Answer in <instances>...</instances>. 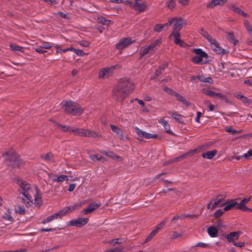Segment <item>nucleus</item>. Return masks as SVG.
Returning <instances> with one entry per match:
<instances>
[{
	"label": "nucleus",
	"instance_id": "50",
	"mask_svg": "<svg viewBox=\"0 0 252 252\" xmlns=\"http://www.w3.org/2000/svg\"><path fill=\"white\" fill-rule=\"evenodd\" d=\"M90 158L94 161H97L101 159V157L97 154H92Z\"/></svg>",
	"mask_w": 252,
	"mask_h": 252
},
{
	"label": "nucleus",
	"instance_id": "33",
	"mask_svg": "<svg viewBox=\"0 0 252 252\" xmlns=\"http://www.w3.org/2000/svg\"><path fill=\"white\" fill-rule=\"evenodd\" d=\"M197 78L200 81H202L204 83H208L209 84H212L213 81L211 77H205L202 75L197 76Z\"/></svg>",
	"mask_w": 252,
	"mask_h": 252
},
{
	"label": "nucleus",
	"instance_id": "35",
	"mask_svg": "<svg viewBox=\"0 0 252 252\" xmlns=\"http://www.w3.org/2000/svg\"><path fill=\"white\" fill-rule=\"evenodd\" d=\"M244 25L249 34H252V26L250 22L245 20L244 21Z\"/></svg>",
	"mask_w": 252,
	"mask_h": 252
},
{
	"label": "nucleus",
	"instance_id": "56",
	"mask_svg": "<svg viewBox=\"0 0 252 252\" xmlns=\"http://www.w3.org/2000/svg\"><path fill=\"white\" fill-rule=\"evenodd\" d=\"M90 43L85 40H82L80 42V45L84 47L90 46Z\"/></svg>",
	"mask_w": 252,
	"mask_h": 252
},
{
	"label": "nucleus",
	"instance_id": "39",
	"mask_svg": "<svg viewBox=\"0 0 252 252\" xmlns=\"http://www.w3.org/2000/svg\"><path fill=\"white\" fill-rule=\"evenodd\" d=\"M41 158L46 160L49 161H53V155L52 154L49 153L45 155H42Z\"/></svg>",
	"mask_w": 252,
	"mask_h": 252
},
{
	"label": "nucleus",
	"instance_id": "12",
	"mask_svg": "<svg viewBox=\"0 0 252 252\" xmlns=\"http://www.w3.org/2000/svg\"><path fill=\"white\" fill-rule=\"evenodd\" d=\"M215 88L203 89L202 92L203 94L213 97L221 98L224 97L221 94L216 91Z\"/></svg>",
	"mask_w": 252,
	"mask_h": 252
},
{
	"label": "nucleus",
	"instance_id": "61",
	"mask_svg": "<svg viewBox=\"0 0 252 252\" xmlns=\"http://www.w3.org/2000/svg\"><path fill=\"white\" fill-rule=\"evenodd\" d=\"M233 245L236 247L242 248L245 246V243L244 242H239L236 243V242L234 243Z\"/></svg>",
	"mask_w": 252,
	"mask_h": 252
},
{
	"label": "nucleus",
	"instance_id": "21",
	"mask_svg": "<svg viewBox=\"0 0 252 252\" xmlns=\"http://www.w3.org/2000/svg\"><path fill=\"white\" fill-rule=\"evenodd\" d=\"M240 233V232H231L227 236L226 238L229 242L234 244L238 239Z\"/></svg>",
	"mask_w": 252,
	"mask_h": 252
},
{
	"label": "nucleus",
	"instance_id": "36",
	"mask_svg": "<svg viewBox=\"0 0 252 252\" xmlns=\"http://www.w3.org/2000/svg\"><path fill=\"white\" fill-rule=\"evenodd\" d=\"M81 206V204L80 203H77L73 204L72 206H69L68 207H65L68 213L75 210L77 208Z\"/></svg>",
	"mask_w": 252,
	"mask_h": 252
},
{
	"label": "nucleus",
	"instance_id": "10",
	"mask_svg": "<svg viewBox=\"0 0 252 252\" xmlns=\"http://www.w3.org/2000/svg\"><path fill=\"white\" fill-rule=\"evenodd\" d=\"M88 221L89 219L88 218H80L70 220L68 222L67 225L81 227L87 224Z\"/></svg>",
	"mask_w": 252,
	"mask_h": 252
},
{
	"label": "nucleus",
	"instance_id": "58",
	"mask_svg": "<svg viewBox=\"0 0 252 252\" xmlns=\"http://www.w3.org/2000/svg\"><path fill=\"white\" fill-rule=\"evenodd\" d=\"M205 104L208 105L209 111H213L214 110V106L211 104L209 101H205Z\"/></svg>",
	"mask_w": 252,
	"mask_h": 252
},
{
	"label": "nucleus",
	"instance_id": "43",
	"mask_svg": "<svg viewBox=\"0 0 252 252\" xmlns=\"http://www.w3.org/2000/svg\"><path fill=\"white\" fill-rule=\"evenodd\" d=\"M161 38H158L156 39L151 45L149 46L148 47H155L156 46H158L161 45Z\"/></svg>",
	"mask_w": 252,
	"mask_h": 252
},
{
	"label": "nucleus",
	"instance_id": "41",
	"mask_svg": "<svg viewBox=\"0 0 252 252\" xmlns=\"http://www.w3.org/2000/svg\"><path fill=\"white\" fill-rule=\"evenodd\" d=\"M25 211V208L23 206H18L17 208L16 209V212L20 215L24 214Z\"/></svg>",
	"mask_w": 252,
	"mask_h": 252
},
{
	"label": "nucleus",
	"instance_id": "46",
	"mask_svg": "<svg viewBox=\"0 0 252 252\" xmlns=\"http://www.w3.org/2000/svg\"><path fill=\"white\" fill-rule=\"evenodd\" d=\"M163 28L162 24H157L154 26L153 29L155 32H160Z\"/></svg>",
	"mask_w": 252,
	"mask_h": 252
},
{
	"label": "nucleus",
	"instance_id": "20",
	"mask_svg": "<svg viewBox=\"0 0 252 252\" xmlns=\"http://www.w3.org/2000/svg\"><path fill=\"white\" fill-rule=\"evenodd\" d=\"M68 50H70L71 51L74 52L76 54L79 56H83L85 55V53L84 51L81 49L77 48H65L64 49H62V48H58L57 50V53H61V52H65Z\"/></svg>",
	"mask_w": 252,
	"mask_h": 252
},
{
	"label": "nucleus",
	"instance_id": "16",
	"mask_svg": "<svg viewBox=\"0 0 252 252\" xmlns=\"http://www.w3.org/2000/svg\"><path fill=\"white\" fill-rule=\"evenodd\" d=\"M49 177L53 182L57 183H62L64 181H68L67 176L64 175L58 176L57 174H51L49 175Z\"/></svg>",
	"mask_w": 252,
	"mask_h": 252
},
{
	"label": "nucleus",
	"instance_id": "62",
	"mask_svg": "<svg viewBox=\"0 0 252 252\" xmlns=\"http://www.w3.org/2000/svg\"><path fill=\"white\" fill-rule=\"evenodd\" d=\"M75 187L76 185L75 184H70L69 186L68 190L70 192L73 191L74 190Z\"/></svg>",
	"mask_w": 252,
	"mask_h": 252
},
{
	"label": "nucleus",
	"instance_id": "19",
	"mask_svg": "<svg viewBox=\"0 0 252 252\" xmlns=\"http://www.w3.org/2000/svg\"><path fill=\"white\" fill-rule=\"evenodd\" d=\"M228 0H212L207 4L208 8H213L216 6H221L224 4Z\"/></svg>",
	"mask_w": 252,
	"mask_h": 252
},
{
	"label": "nucleus",
	"instance_id": "37",
	"mask_svg": "<svg viewBox=\"0 0 252 252\" xmlns=\"http://www.w3.org/2000/svg\"><path fill=\"white\" fill-rule=\"evenodd\" d=\"M57 125L60 127L61 129L65 132H72V127H69L67 126L64 125H62L61 124H59L58 123L57 124Z\"/></svg>",
	"mask_w": 252,
	"mask_h": 252
},
{
	"label": "nucleus",
	"instance_id": "29",
	"mask_svg": "<svg viewBox=\"0 0 252 252\" xmlns=\"http://www.w3.org/2000/svg\"><path fill=\"white\" fill-rule=\"evenodd\" d=\"M236 205H237V203L234 200H233L230 202L227 201V203L225 205V206L224 207V211H227L229 210H231V209L234 208Z\"/></svg>",
	"mask_w": 252,
	"mask_h": 252
},
{
	"label": "nucleus",
	"instance_id": "47",
	"mask_svg": "<svg viewBox=\"0 0 252 252\" xmlns=\"http://www.w3.org/2000/svg\"><path fill=\"white\" fill-rule=\"evenodd\" d=\"M213 50L216 54L220 55L226 53V51L223 48H214Z\"/></svg>",
	"mask_w": 252,
	"mask_h": 252
},
{
	"label": "nucleus",
	"instance_id": "18",
	"mask_svg": "<svg viewBox=\"0 0 252 252\" xmlns=\"http://www.w3.org/2000/svg\"><path fill=\"white\" fill-rule=\"evenodd\" d=\"M100 206V203H92L88 207L82 211L84 214H88L98 208Z\"/></svg>",
	"mask_w": 252,
	"mask_h": 252
},
{
	"label": "nucleus",
	"instance_id": "51",
	"mask_svg": "<svg viewBox=\"0 0 252 252\" xmlns=\"http://www.w3.org/2000/svg\"><path fill=\"white\" fill-rule=\"evenodd\" d=\"M247 208L245 203H243L242 202H240V203L237 204V209L242 210L243 211H245V210Z\"/></svg>",
	"mask_w": 252,
	"mask_h": 252
},
{
	"label": "nucleus",
	"instance_id": "42",
	"mask_svg": "<svg viewBox=\"0 0 252 252\" xmlns=\"http://www.w3.org/2000/svg\"><path fill=\"white\" fill-rule=\"evenodd\" d=\"M176 0H168L167 2V6L172 10L175 6Z\"/></svg>",
	"mask_w": 252,
	"mask_h": 252
},
{
	"label": "nucleus",
	"instance_id": "49",
	"mask_svg": "<svg viewBox=\"0 0 252 252\" xmlns=\"http://www.w3.org/2000/svg\"><path fill=\"white\" fill-rule=\"evenodd\" d=\"M167 63H163L162 65L159 67V70L158 69L157 70L156 72V74L158 76L159 75V74L161 73V70H163L164 68L166 67L167 66Z\"/></svg>",
	"mask_w": 252,
	"mask_h": 252
},
{
	"label": "nucleus",
	"instance_id": "59",
	"mask_svg": "<svg viewBox=\"0 0 252 252\" xmlns=\"http://www.w3.org/2000/svg\"><path fill=\"white\" fill-rule=\"evenodd\" d=\"M117 136L119 137V138H120V139H122V140H125L127 139L126 136L124 135L122 133V131L120 132L119 134H117Z\"/></svg>",
	"mask_w": 252,
	"mask_h": 252
},
{
	"label": "nucleus",
	"instance_id": "32",
	"mask_svg": "<svg viewBox=\"0 0 252 252\" xmlns=\"http://www.w3.org/2000/svg\"><path fill=\"white\" fill-rule=\"evenodd\" d=\"M102 153L103 154H105V155H106L107 157L111 158L113 159H118V160L121 159V158L120 156L115 155V154H114L113 152H112L111 151H104Z\"/></svg>",
	"mask_w": 252,
	"mask_h": 252
},
{
	"label": "nucleus",
	"instance_id": "7",
	"mask_svg": "<svg viewBox=\"0 0 252 252\" xmlns=\"http://www.w3.org/2000/svg\"><path fill=\"white\" fill-rule=\"evenodd\" d=\"M125 2L139 13L145 11L148 7L147 2L142 0H134V2L126 1Z\"/></svg>",
	"mask_w": 252,
	"mask_h": 252
},
{
	"label": "nucleus",
	"instance_id": "8",
	"mask_svg": "<svg viewBox=\"0 0 252 252\" xmlns=\"http://www.w3.org/2000/svg\"><path fill=\"white\" fill-rule=\"evenodd\" d=\"M72 132L76 135L80 136L91 137L93 138L98 137V134L97 132L83 128H77L73 127Z\"/></svg>",
	"mask_w": 252,
	"mask_h": 252
},
{
	"label": "nucleus",
	"instance_id": "24",
	"mask_svg": "<svg viewBox=\"0 0 252 252\" xmlns=\"http://www.w3.org/2000/svg\"><path fill=\"white\" fill-rule=\"evenodd\" d=\"M217 151L214 150L211 151H208L206 153H204L202 154V157L203 158L211 159L213 157L217 154Z\"/></svg>",
	"mask_w": 252,
	"mask_h": 252
},
{
	"label": "nucleus",
	"instance_id": "1",
	"mask_svg": "<svg viewBox=\"0 0 252 252\" xmlns=\"http://www.w3.org/2000/svg\"><path fill=\"white\" fill-rule=\"evenodd\" d=\"M135 88V85L128 79H121L115 88L113 93L118 100L122 101L124 98Z\"/></svg>",
	"mask_w": 252,
	"mask_h": 252
},
{
	"label": "nucleus",
	"instance_id": "28",
	"mask_svg": "<svg viewBox=\"0 0 252 252\" xmlns=\"http://www.w3.org/2000/svg\"><path fill=\"white\" fill-rule=\"evenodd\" d=\"M234 95L237 98L241 100L242 102H243L245 103H248L250 102V101L249 100V99H248L246 96L243 95L240 93H239V92L236 93Z\"/></svg>",
	"mask_w": 252,
	"mask_h": 252
},
{
	"label": "nucleus",
	"instance_id": "25",
	"mask_svg": "<svg viewBox=\"0 0 252 252\" xmlns=\"http://www.w3.org/2000/svg\"><path fill=\"white\" fill-rule=\"evenodd\" d=\"M207 232L211 237H216L218 233V229L214 226H210L208 228Z\"/></svg>",
	"mask_w": 252,
	"mask_h": 252
},
{
	"label": "nucleus",
	"instance_id": "5",
	"mask_svg": "<svg viewBox=\"0 0 252 252\" xmlns=\"http://www.w3.org/2000/svg\"><path fill=\"white\" fill-rule=\"evenodd\" d=\"M192 52L195 55L191 58V61L194 64H203L208 63V55L200 48L195 49Z\"/></svg>",
	"mask_w": 252,
	"mask_h": 252
},
{
	"label": "nucleus",
	"instance_id": "38",
	"mask_svg": "<svg viewBox=\"0 0 252 252\" xmlns=\"http://www.w3.org/2000/svg\"><path fill=\"white\" fill-rule=\"evenodd\" d=\"M68 212L66 209L65 208H64L63 209L59 211L58 212L55 213L57 219L59 218H61L63 216L65 215V214H67Z\"/></svg>",
	"mask_w": 252,
	"mask_h": 252
},
{
	"label": "nucleus",
	"instance_id": "57",
	"mask_svg": "<svg viewBox=\"0 0 252 252\" xmlns=\"http://www.w3.org/2000/svg\"><path fill=\"white\" fill-rule=\"evenodd\" d=\"M252 156V150H250L247 152V153L244 154L242 157H244L245 158H248L249 157Z\"/></svg>",
	"mask_w": 252,
	"mask_h": 252
},
{
	"label": "nucleus",
	"instance_id": "27",
	"mask_svg": "<svg viewBox=\"0 0 252 252\" xmlns=\"http://www.w3.org/2000/svg\"><path fill=\"white\" fill-rule=\"evenodd\" d=\"M169 114L171 115V117L175 119L176 121L180 123H183L184 120L182 115L177 113H169Z\"/></svg>",
	"mask_w": 252,
	"mask_h": 252
},
{
	"label": "nucleus",
	"instance_id": "48",
	"mask_svg": "<svg viewBox=\"0 0 252 252\" xmlns=\"http://www.w3.org/2000/svg\"><path fill=\"white\" fill-rule=\"evenodd\" d=\"M110 126H111V129L113 131V132L117 134H119L120 132L122 131L121 129L119 127H118L114 125H111Z\"/></svg>",
	"mask_w": 252,
	"mask_h": 252
},
{
	"label": "nucleus",
	"instance_id": "64",
	"mask_svg": "<svg viewBox=\"0 0 252 252\" xmlns=\"http://www.w3.org/2000/svg\"><path fill=\"white\" fill-rule=\"evenodd\" d=\"M244 83L245 84L252 86V79L246 80H245Z\"/></svg>",
	"mask_w": 252,
	"mask_h": 252
},
{
	"label": "nucleus",
	"instance_id": "9",
	"mask_svg": "<svg viewBox=\"0 0 252 252\" xmlns=\"http://www.w3.org/2000/svg\"><path fill=\"white\" fill-rule=\"evenodd\" d=\"M171 25H173V32H178L182 28L184 24L186 23V21L179 17H175L171 18Z\"/></svg>",
	"mask_w": 252,
	"mask_h": 252
},
{
	"label": "nucleus",
	"instance_id": "30",
	"mask_svg": "<svg viewBox=\"0 0 252 252\" xmlns=\"http://www.w3.org/2000/svg\"><path fill=\"white\" fill-rule=\"evenodd\" d=\"M158 122L164 127L165 130L167 132H169L170 126L167 122L164 119L158 120Z\"/></svg>",
	"mask_w": 252,
	"mask_h": 252
},
{
	"label": "nucleus",
	"instance_id": "26",
	"mask_svg": "<svg viewBox=\"0 0 252 252\" xmlns=\"http://www.w3.org/2000/svg\"><path fill=\"white\" fill-rule=\"evenodd\" d=\"M227 39L231 42H232L234 46L236 45V43L238 42V40L235 38V36L233 32H226Z\"/></svg>",
	"mask_w": 252,
	"mask_h": 252
},
{
	"label": "nucleus",
	"instance_id": "52",
	"mask_svg": "<svg viewBox=\"0 0 252 252\" xmlns=\"http://www.w3.org/2000/svg\"><path fill=\"white\" fill-rule=\"evenodd\" d=\"M157 234L156 231H154V230L151 232L150 235L146 238L145 240V242H147L150 241Z\"/></svg>",
	"mask_w": 252,
	"mask_h": 252
},
{
	"label": "nucleus",
	"instance_id": "15",
	"mask_svg": "<svg viewBox=\"0 0 252 252\" xmlns=\"http://www.w3.org/2000/svg\"><path fill=\"white\" fill-rule=\"evenodd\" d=\"M134 42V40H131L129 37H125L121 39V40L117 43V47H125L126 46H131L132 44Z\"/></svg>",
	"mask_w": 252,
	"mask_h": 252
},
{
	"label": "nucleus",
	"instance_id": "34",
	"mask_svg": "<svg viewBox=\"0 0 252 252\" xmlns=\"http://www.w3.org/2000/svg\"><path fill=\"white\" fill-rule=\"evenodd\" d=\"M175 96L179 101L182 102L185 105L188 106L189 105V103L180 94L176 93L175 94Z\"/></svg>",
	"mask_w": 252,
	"mask_h": 252
},
{
	"label": "nucleus",
	"instance_id": "14",
	"mask_svg": "<svg viewBox=\"0 0 252 252\" xmlns=\"http://www.w3.org/2000/svg\"><path fill=\"white\" fill-rule=\"evenodd\" d=\"M134 130L135 132L137 134V135L141 138H144L146 139H151L156 138L158 137V135L157 134H153L146 132L137 127H135Z\"/></svg>",
	"mask_w": 252,
	"mask_h": 252
},
{
	"label": "nucleus",
	"instance_id": "55",
	"mask_svg": "<svg viewBox=\"0 0 252 252\" xmlns=\"http://www.w3.org/2000/svg\"><path fill=\"white\" fill-rule=\"evenodd\" d=\"M165 223V222L164 220L162 221L159 224H158V225L154 230L156 231V233H157L158 232V231L163 227Z\"/></svg>",
	"mask_w": 252,
	"mask_h": 252
},
{
	"label": "nucleus",
	"instance_id": "4",
	"mask_svg": "<svg viewBox=\"0 0 252 252\" xmlns=\"http://www.w3.org/2000/svg\"><path fill=\"white\" fill-rule=\"evenodd\" d=\"M63 110L72 115H80L83 112L82 108L77 103L71 101H63L61 103Z\"/></svg>",
	"mask_w": 252,
	"mask_h": 252
},
{
	"label": "nucleus",
	"instance_id": "3",
	"mask_svg": "<svg viewBox=\"0 0 252 252\" xmlns=\"http://www.w3.org/2000/svg\"><path fill=\"white\" fill-rule=\"evenodd\" d=\"M2 158L6 165L13 167H19L23 164V161L19 156L12 151L4 153L2 155Z\"/></svg>",
	"mask_w": 252,
	"mask_h": 252
},
{
	"label": "nucleus",
	"instance_id": "54",
	"mask_svg": "<svg viewBox=\"0 0 252 252\" xmlns=\"http://www.w3.org/2000/svg\"><path fill=\"white\" fill-rule=\"evenodd\" d=\"M3 218L10 222H12L13 221V218L10 214H5L3 216Z\"/></svg>",
	"mask_w": 252,
	"mask_h": 252
},
{
	"label": "nucleus",
	"instance_id": "6",
	"mask_svg": "<svg viewBox=\"0 0 252 252\" xmlns=\"http://www.w3.org/2000/svg\"><path fill=\"white\" fill-rule=\"evenodd\" d=\"M226 197L225 193L217 195L214 198L212 199L209 203L207 208L210 210H213L214 208L219 207H221L227 203V201L221 202Z\"/></svg>",
	"mask_w": 252,
	"mask_h": 252
},
{
	"label": "nucleus",
	"instance_id": "22",
	"mask_svg": "<svg viewBox=\"0 0 252 252\" xmlns=\"http://www.w3.org/2000/svg\"><path fill=\"white\" fill-rule=\"evenodd\" d=\"M32 194H26L24 198H22L23 202L27 206H31L32 205Z\"/></svg>",
	"mask_w": 252,
	"mask_h": 252
},
{
	"label": "nucleus",
	"instance_id": "31",
	"mask_svg": "<svg viewBox=\"0 0 252 252\" xmlns=\"http://www.w3.org/2000/svg\"><path fill=\"white\" fill-rule=\"evenodd\" d=\"M96 20L97 23L104 25H108L110 23V21L106 19L105 18L101 16H98Z\"/></svg>",
	"mask_w": 252,
	"mask_h": 252
},
{
	"label": "nucleus",
	"instance_id": "13",
	"mask_svg": "<svg viewBox=\"0 0 252 252\" xmlns=\"http://www.w3.org/2000/svg\"><path fill=\"white\" fill-rule=\"evenodd\" d=\"M199 33L210 43L211 46H214L215 47H220L219 43L209 34L207 31L201 29L199 31Z\"/></svg>",
	"mask_w": 252,
	"mask_h": 252
},
{
	"label": "nucleus",
	"instance_id": "2",
	"mask_svg": "<svg viewBox=\"0 0 252 252\" xmlns=\"http://www.w3.org/2000/svg\"><path fill=\"white\" fill-rule=\"evenodd\" d=\"M18 182L21 188L20 192L22 194L25 196L26 194H32L34 197V203L38 205H40L41 204V195L39 193V189L37 187H34L32 189L29 184H28L20 179L18 180Z\"/></svg>",
	"mask_w": 252,
	"mask_h": 252
},
{
	"label": "nucleus",
	"instance_id": "17",
	"mask_svg": "<svg viewBox=\"0 0 252 252\" xmlns=\"http://www.w3.org/2000/svg\"><path fill=\"white\" fill-rule=\"evenodd\" d=\"M180 34L178 32H173L171 34V36L173 37L174 42L177 45L180 46H184V43L182 40H181L179 37Z\"/></svg>",
	"mask_w": 252,
	"mask_h": 252
},
{
	"label": "nucleus",
	"instance_id": "23",
	"mask_svg": "<svg viewBox=\"0 0 252 252\" xmlns=\"http://www.w3.org/2000/svg\"><path fill=\"white\" fill-rule=\"evenodd\" d=\"M154 48H140L139 53L140 57H148L150 56L151 53L153 51Z\"/></svg>",
	"mask_w": 252,
	"mask_h": 252
},
{
	"label": "nucleus",
	"instance_id": "11",
	"mask_svg": "<svg viewBox=\"0 0 252 252\" xmlns=\"http://www.w3.org/2000/svg\"><path fill=\"white\" fill-rule=\"evenodd\" d=\"M118 65L111 66L108 67H105L100 69L98 73V77L100 79H104L107 76L110 75L112 73V71L118 68Z\"/></svg>",
	"mask_w": 252,
	"mask_h": 252
},
{
	"label": "nucleus",
	"instance_id": "53",
	"mask_svg": "<svg viewBox=\"0 0 252 252\" xmlns=\"http://www.w3.org/2000/svg\"><path fill=\"white\" fill-rule=\"evenodd\" d=\"M224 210H222L221 209H219L215 213L214 216L217 218H219L222 215V214L224 213Z\"/></svg>",
	"mask_w": 252,
	"mask_h": 252
},
{
	"label": "nucleus",
	"instance_id": "45",
	"mask_svg": "<svg viewBox=\"0 0 252 252\" xmlns=\"http://www.w3.org/2000/svg\"><path fill=\"white\" fill-rule=\"evenodd\" d=\"M230 10L233 11L234 12L239 14H240L241 12L242 11V10L240 8H239L235 5H232L230 8Z\"/></svg>",
	"mask_w": 252,
	"mask_h": 252
},
{
	"label": "nucleus",
	"instance_id": "40",
	"mask_svg": "<svg viewBox=\"0 0 252 252\" xmlns=\"http://www.w3.org/2000/svg\"><path fill=\"white\" fill-rule=\"evenodd\" d=\"M55 219H57V218L55 214H54L53 215L49 216L47 219L43 220L42 221V223L43 224H45L46 223H48V222H49L52 221L53 220H54Z\"/></svg>",
	"mask_w": 252,
	"mask_h": 252
},
{
	"label": "nucleus",
	"instance_id": "60",
	"mask_svg": "<svg viewBox=\"0 0 252 252\" xmlns=\"http://www.w3.org/2000/svg\"><path fill=\"white\" fill-rule=\"evenodd\" d=\"M195 247H201L202 248H207L208 247V245L206 243L200 242V243H197L195 245Z\"/></svg>",
	"mask_w": 252,
	"mask_h": 252
},
{
	"label": "nucleus",
	"instance_id": "63",
	"mask_svg": "<svg viewBox=\"0 0 252 252\" xmlns=\"http://www.w3.org/2000/svg\"><path fill=\"white\" fill-rule=\"evenodd\" d=\"M179 2L183 5H186L189 3V0H179Z\"/></svg>",
	"mask_w": 252,
	"mask_h": 252
},
{
	"label": "nucleus",
	"instance_id": "44",
	"mask_svg": "<svg viewBox=\"0 0 252 252\" xmlns=\"http://www.w3.org/2000/svg\"><path fill=\"white\" fill-rule=\"evenodd\" d=\"M184 233V231H180L179 232H174L173 233V234H172L171 238L172 239H175V238H179V237L182 236V235H183Z\"/></svg>",
	"mask_w": 252,
	"mask_h": 252
}]
</instances>
